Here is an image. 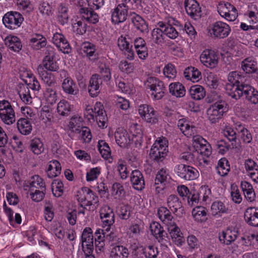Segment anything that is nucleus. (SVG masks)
Segmentation results:
<instances>
[{"label": "nucleus", "mask_w": 258, "mask_h": 258, "mask_svg": "<svg viewBox=\"0 0 258 258\" xmlns=\"http://www.w3.org/2000/svg\"><path fill=\"white\" fill-rule=\"evenodd\" d=\"M189 150L198 153L195 161L198 166L204 167L209 164L212 149L210 144L203 137L200 135L194 136Z\"/></svg>", "instance_id": "nucleus-1"}, {"label": "nucleus", "mask_w": 258, "mask_h": 258, "mask_svg": "<svg viewBox=\"0 0 258 258\" xmlns=\"http://www.w3.org/2000/svg\"><path fill=\"white\" fill-rule=\"evenodd\" d=\"M133 133L132 137L130 134L124 128L118 127L114 133V138L116 144L122 148L130 146L132 143H134L136 146H141L143 141V132L141 127L135 124L131 127Z\"/></svg>", "instance_id": "nucleus-2"}, {"label": "nucleus", "mask_w": 258, "mask_h": 258, "mask_svg": "<svg viewBox=\"0 0 258 258\" xmlns=\"http://www.w3.org/2000/svg\"><path fill=\"white\" fill-rule=\"evenodd\" d=\"M84 116L89 121H96L98 126L101 128L107 126V117L104 109L103 104L99 102H96L94 107L90 105H86L84 111Z\"/></svg>", "instance_id": "nucleus-3"}, {"label": "nucleus", "mask_w": 258, "mask_h": 258, "mask_svg": "<svg viewBox=\"0 0 258 258\" xmlns=\"http://www.w3.org/2000/svg\"><path fill=\"white\" fill-rule=\"evenodd\" d=\"M23 189L29 192L31 199L36 202L42 201L45 196V184L38 175H34L29 181H25Z\"/></svg>", "instance_id": "nucleus-4"}, {"label": "nucleus", "mask_w": 258, "mask_h": 258, "mask_svg": "<svg viewBox=\"0 0 258 258\" xmlns=\"http://www.w3.org/2000/svg\"><path fill=\"white\" fill-rule=\"evenodd\" d=\"M144 85L153 101L161 100L164 96L165 87L164 83L158 78L149 77L144 82Z\"/></svg>", "instance_id": "nucleus-5"}, {"label": "nucleus", "mask_w": 258, "mask_h": 258, "mask_svg": "<svg viewBox=\"0 0 258 258\" xmlns=\"http://www.w3.org/2000/svg\"><path fill=\"white\" fill-rule=\"evenodd\" d=\"M168 152V142L166 138L160 137L157 138L151 147L149 152L150 158L158 163L162 162Z\"/></svg>", "instance_id": "nucleus-6"}, {"label": "nucleus", "mask_w": 258, "mask_h": 258, "mask_svg": "<svg viewBox=\"0 0 258 258\" xmlns=\"http://www.w3.org/2000/svg\"><path fill=\"white\" fill-rule=\"evenodd\" d=\"M77 200L80 203L81 207L79 209V214L85 213V207L89 206L98 202V197L89 188L83 187L79 188L76 195Z\"/></svg>", "instance_id": "nucleus-7"}, {"label": "nucleus", "mask_w": 258, "mask_h": 258, "mask_svg": "<svg viewBox=\"0 0 258 258\" xmlns=\"http://www.w3.org/2000/svg\"><path fill=\"white\" fill-rule=\"evenodd\" d=\"M240 73L237 71L231 72L227 77L228 82L225 86V90L228 95L235 99L239 98L241 94V88L245 84H240L241 79Z\"/></svg>", "instance_id": "nucleus-8"}, {"label": "nucleus", "mask_w": 258, "mask_h": 258, "mask_svg": "<svg viewBox=\"0 0 258 258\" xmlns=\"http://www.w3.org/2000/svg\"><path fill=\"white\" fill-rule=\"evenodd\" d=\"M84 7L80 9L82 18L88 22L96 24L99 21L98 15L93 10H98L104 5V1H84Z\"/></svg>", "instance_id": "nucleus-9"}, {"label": "nucleus", "mask_w": 258, "mask_h": 258, "mask_svg": "<svg viewBox=\"0 0 258 258\" xmlns=\"http://www.w3.org/2000/svg\"><path fill=\"white\" fill-rule=\"evenodd\" d=\"M226 104L221 101L211 105L207 110V117L211 123H216L221 119L227 112Z\"/></svg>", "instance_id": "nucleus-10"}, {"label": "nucleus", "mask_w": 258, "mask_h": 258, "mask_svg": "<svg viewBox=\"0 0 258 258\" xmlns=\"http://www.w3.org/2000/svg\"><path fill=\"white\" fill-rule=\"evenodd\" d=\"M136 110L142 120L151 124H155L158 121L157 112L150 105L141 104L138 105Z\"/></svg>", "instance_id": "nucleus-11"}, {"label": "nucleus", "mask_w": 258, "mask_h": 258, "mask_svg": "<svg viewBox=\"0 0 258 258\" xmlns=\"http://www.w3.org/2000/svg\"><path fill=\"white\" fill-rule=\"evenodd\" d=\"M220 57L218 53L212 49L204 50L200 55L201 63L206 68L214 69L219 64Z\"/></svg>", "instance_id": "nucleus-12"}, {"label": "nucleus", "mask_w": 258, "mask_h": 258, "mask_svg": "<svg viewBox=\"0 0 258 258\" xmlns=\"http://www.w3.org/2000/svg\"><path fill=\"white\" fill-rule=\"evenodd\" d=\"M0 118L6 124L11 125L16 121V115L11 103L6 100L0 101Z\"/></svg>", "instance_id": "nucleus-13"}, {"label": "nucleus", "mask_w": 258, "mask_h": 258, "mask_svg": "<svg viewBox=\"0 0 258 258\" xmlns=\"http://www.w3.org/2000/svg\"><path fill=\"white\" fill-rule=\"evenodd\" d=\"M219 15L228 21H234L238 17L235 7L228 2L220 1L217 6Z\"/></svg>", "instance_id": "nucleus-14"}, {"label": "nucleus", "mask_w": 258, "mask_h": 258, "mask_svg": "<svg viewBox=\"0 0 258 258\" xmlns=\"http://www.w3.org/2000/svg\"><path fill=\"white\" fill-rule=\"evenodd\" d=\"M2 20L5 27L15 30L20 27L24 21V18L20 13L10 11L4 15Z\"/></svg>", "instance_id": "nucleus-15"}, {"label": "nucleus", "mask_w": 258, "mask_h": 258, "mask_svg": "<svg viewBox=\"0 0 258 258\" xmlns=\"http://www.w3.org/2000/svg\"><path fill=\"white\" fill-rule=\"evenodd\" d=\"M174 171L179 177L185 180H196L200 176L196 168L183 164L176 165L174 168Z\"/></svg>", "instance_id": "nucleus-16"}, {"label": "nucleus", "mask_w": 258, "mask_h": 258, "mask_svg": "<svg viewBox=\"0 0 258 258\" xmlns=\"http://www.w3.org/2000/svg\"><path fill=\"white\" fill-rule=\"evenodd\" d=\"M128 7L126 3L118 5L111 11V20L112 24L118 25L124 22L127 16Z\"/></svg>", "instance_id": "nucleus-17"}, {"label": "nucleus", "mask_w": 258, "mask_h": 258, "mask_svg": "<svg viewBox=\"0 0 258 258\" xmlns=\"http://www.w3.org/2000/svg\"><path fill=\"white\" fill-rule=\"evenodd\" d=\"M231 32L230 26L225 22L217 21L213 23L209 30L211 35L218 38L227 37Z\"/></svg>", "instance_id": "nucleus-18"}, {"label": "nucleus", "mask_w": 258, "mask_h": 258, "mask_svg": "<svg viewBox=\"0 0 258 258\" xmlns=\"http://www.w3.org/2000/svg\"><path fill=\"white\" fill-rule=\"evenodd\" d=\"M167 229L172 242L178 247L182 246L185 238L180 228L174 222L167 226Z\"/></svg>", "instance_id": "nucleus-19"}, {"label": "nucleus", "mask_w": 258, "mask_h": 258, "mask_svg": "<svg viewBox=\"0 0 258 258\" xmlns=\"http://www.w3.org/2000/svg\"><path fill=\"white\" fill-rule=\"evenodd\" d=\"M238 235V228L236 227L229 226L219 233V239L222 243L229 245L234 241Z\"/></svg>", "instance_id": "nucleus-20"}, {"label": "nucleus", "mask_w": 258, "mask_h": 258, "mask_svg": "<svg viewBox=\"0 0 258 258\" xmlns=\"http://www.w3.org/2000/svg\"><path fill=\"white\" fill-rule=\"evenodd\" d=\"M52 41L58 50L64 54H69L71 52L72 49L69 43L61 33H54Z\"/></svg>", "instance_id": "nucleus-21"}, {"label": "nucleus", "mask_w": 258, "mask_h": 258, "mask_svg": "<svg viewBox=\"0 0 258 258\" xmlns=\"http://www.w3.org/2000/svg\"><path fill=\"white\" fill-rule=\"evenodd\" d=\"M177 127L181 132L186 137H190L197 133V127L188 119L183 118L177 121Z\"/></svg>", "instance_id": "nucleus-22"}, {"label": "nucleus", "mask_w": 258, "mask_h": 258, "mask_svg": "<svg viewBox=\"0 0 258 258\" xmlns=\"http://www.w3.org/2000/svg\"><path fill=\"white\" fill-rule=\"evenodd\" d=\"M100 218L104 226H110L114 223L113 209L107 205L102 206L99 211Z\"/></svg>", "instance_id": "nucleus-23"}, {"label": "nucleus", "mask_w": 258, "mask_h": 258, "mask_svg": "<svg viewBox=\"0 0 258 258\" xmlns=\"http://www.w3.org/2000/svg\"><path fill=\"white\" fill-rule=\"evenodd\" d=\"M102 81L97 74L91 76L88 87V93L91 97H96L100 93L102 87Z\"/></svg>", "instance_id": "nucleus-24"}, {"label": "nucleus", "mask_w": 258, "mask_h": 258, "mask_svg": "<svg viewBox=\"0 0 258 258\" xmlns=\"http://www.w3.org/2000/svg\"><path fill=\"white\" fill-rule=\"evenodd\" d=\"M167 205L170 210L177 215L184 213V208L178 198L173 195H170L167 199Z\"/></svg>", "instance_id": "nucleus-25"}, {"label": "nucleus", "mask_w": 258, "mask_h": 258, "mask_svg": "<svg viewBox=\"0 0 258 258\" xmlns=\"http://www.w3.org/2000/svg\"><path fill=\"white\" fill-rule=\"evenodd\" d=\"M169 24L165 25L162 22L158 23V26L162 28L163 29V33L170 39H175L178 35V33L176 30L171 25H174L177 26H180L179 23L174 18H171L168 21Z\"/></svg>", "instance_id": "nucleus-26"}, {"label": "nucleus", "mask_w": 258, "mask_h": 258, "mask_svg": "<svg viewBox=\"0 0 258 258\" xmlns=\"http://www.w3.org/2000/svg\"><path fill=\"white\" fill-rule=\"evenodd\" d=\"M117 46L119 50L126 56L127 59L132 60L134 59V52L131 44L125 36H120L117 40Z\"/></svg>", "instance_id": "nucleus-27"}, {"label": "nucleus", "mask_w": 258, "mask_h": 258, "mask_svg": "<svg viewBox=\"0 0 258 258\" xmlns=\"http://www.w3.org/2000/svg\"><path fill=\"white\" fill-rule=\"evenodd\" d=\"M239 98L244 96L246 100L253 104L258 103V91L250 85L245 84L241 88Z\"/></svg>", "instance_id": "nucleus-28"}, {"label": "nucleus", "mask_w": 258, "mask_h": 258, "mask_svg": "<svg viewBox=\"0 0 258 258\" xmlns=\"http://www.w3.org/2000/svg\"><path fill=\"white\" fill-rule=\"evenodd\" d=\"M45 170L48 178H54L61 173V164L57 160H52L46 164Z\"/></svg>", "instance_id": "nucleus-29"}, {"label": "nucleus", "mask_w": 258, "mask_h": 258, "mask_svg": "<svg viewBox=\"0 0 258 258\" xmlns=\"http://www.w3.org/2000/svg\"><path fill=\"white\" fill-rule=\"evenodd\" d=\"M244 220L246 223L253 227H258V208L248 207L244 212Z\"/></svg>", "instance_id": "nucleus-30"}, {"label": "nucleus", "mask_w": 258, "mask_h": 258, "mask_svg": "<svg viewBox=\"0 0 258 258\" xmlns=\"http://www.w3.org/2000/svg\"><path fill=\"white\" fill-rule=\"evenodd\" d=\"M83 120L81 116L74 115L73 116L64 129L72 133L79 132L80 128L83 127Z\"/></svg>", "instance_id": "nucleus-31"}, {"label": "nucleus", "mask_w": 258, "mask_h": 258, "mask_svg": "<svg viewBox=\"0 0 258 258\" xmlns=\"http://www.w3.org/2000/svg\"><path fill=\"white\" fill-rule=\"evenodd\" d=\"M81 239L82 248H88L89 250L93 249V235L91 228L86 227L84 229Z\"/></svg>", "instance_id": "nucleus-32"}, {"label": "nucleus", "mask_w": 258, "mask_h": 258, "mask_svg": "<svg viewBox=\"0 0 258 258\" xmlns=\"http://www.w3.org/2000/svg\"><path fill=\"white\" fill-rule=\"evenodd\" d=\"M241 68L245 74H253L257 68L256 59L252 56L246 57L241 61Z\"/></svg>", "instance_id": "nucleus-33"}, {"label": "nucleus", "mask_w": 258, "mask_h": 258, "mask_svg": "<svg viewBox=\"0 0 258 258\" xmlns=\"http://www.w3.org/2000/svg\"><path fill=\"white\" fill-rule=\"evenodd\" d=\"M244 16L249 23L258 22V1H254L248 6L247 11Z\"/></svg>", "instance_id": "nucleus-34"}, {"label": "nucleus", "mask_w": 258, "mask_h": 258, "mask_svg": "<svg viewBox=\"0 0 258 258\" xmlns=\"http://www.w3.org/2000/svg\"><path fill=\"white\" fill-rule=\"evenodd\" d=\"M131 181L133 187L137 190H142L145 187V181L142 173L138 170H134L131 175Z\"/></svg>", "instance_id": "nucleus-35"}, {"label": "nucleus", "mask_w": 258, "mask_h": 258, "mask_svg": "<svg viewBox=\"0 0 258 258\" xmlns=\"http://www.w3.org/2000/svg\"><path fill=\"white\" fill-rule=\"evenodd\" d=\"M58 99V95L55 87H46L42 97L43 101L48 105H52Z\"/></svg>", "instance_id": "nucleus-36"}, {"label": "nucleus", "mask_w": 258, "mask_h": 258, "mask_svg": "<svg viewBox=\"0 0 258 258\" xmlns=\"http://www.w3.org/2000/svg\"><path fill=\"white\" fill-rule=\"evenodd\" d=\"M169 93L176 98H181L185 96L186 90L183 85L178 82L170 83L168 86Z\"/></svg>", "instance_id": "nucleus-37"}, {"label": "nucleus", "mask_w": 258, "mask_h": 258, "mask_svg": "<svg viewBox=\"0 0 258 258\" xmlns=\"http://www.w3.org/2000/svg\"><path fill=\"white\" fill-rule=\"evenodd\" d=\"M39 76L46 87H52L55 86L54 76L51 73L44 70L42 67L38 69Z\"/></svg>", "instance_id": "nucleus-38"}, {"label": "nucleus", "mask_w": 258, "mask_h": 258, "mask_svg": "<svg viewBox=\"0 0 258 258\" xmlns=\"http://www.w3.org/2000/svg\"><path fill=\"white\" fill-rule=\"evenodd\" d=\"M61 87L63 91L66 94L75 95L79 92V90L75 82L70 77L63 80Z\"/></svg>", "instance_id": "nucleus-39"}, {"label": "nucleus", "mask_w": 258, "mask_h": 258, "mask_svg": "<svg viewBox=\"0 0 258 258\" xmlns=\"http://www.w3.org/2000/svg\"><path fill=\"white\" fill-rule=\"evenodd\" d=\"M228 210V208L225 204L219 201L214 202L210 208L211 215L216 218L221 217L222 215L227 213Z\"/></svg>", "instance_id": "nucleus-40"}, {"label": "nucleus", "mask_w": 258, "mask_h": 258, "mask_svg": "<svg viewBox=\"0 0 258 258\" xmlns=\"http://www.w3.org/2000/svg\"><path fill=\"white\" fill-rule=\"evenodd\" d=\"M240 243L247 247L254 245L258 246V232H245L241 238Z\"/></svg>", "instance_id": "nucleus-41"}, {"label": "nucleus", "mask_w": 258, "mask_h": 258, "mask_svg": "<svg viewBox=\"0 0 258 258\" xmlns=\"http://www.w3.org/2000/svg\"><path fill=\"white\" fill-rule=\"evenodd\" d=\"M97 147L102 157L109 163H112L113 159L111 156V150L108 144L104 140H99Z\"/></svg>", "instance_id": "nucleus-42"}, {"label": "nucleus", "mask_w": 258, "mask_h": 258, "mask_svg": "<svg viewBox=\"0 0 258 258\" xmlns=\"http://www.w3.org/2000/svg\"><path fill=\"white\" fill-rule=\"evenodd\" d=\"M5 45L11 50L18 52L22 48L20 39L16 36L9 35L4 39Z\"/></svg>", "instance_id": "nucleus-43"}, {"label": "nucleus", "mask_w": 258, "mask_h": 258, "mask_svg": "<svg viewBox=\"0 0 258 258\" xmlns=\"http://www.w3.org/2000/svg\"><path fill=\"white\" fill-rule=\"evenodd\" d=\"M183 74L186 80L194 83L198 82L202 79L201 72L195 67H189L185 69Z\"/></svg>", "instance_id": "nucleus-44"}, {"label": "nucleus", "mask_w": 258, "mask_h": 258, "mask_svg": "<svg viewBox=\"0 0 258 258\" xmlns=\"http://www.w3.org/2000/svg\"><path fill=\"white\" fill-rule=\"evenodd\" d=\"M46 38L41 34L33 35L30 39L29 45L34 49L39 50L45 46Z\"/></svg>", "instance_id": "nucleus-45"}, {"label": "nucleus", "mask_w": 258, "mask_h": 258, "mask_svg": "<svg viewBox=\"0 0 258 258\" xmlns=\"http://www.w3.org/2000/svg\"><path fill=\"white\" fill-rule=\"evenodd\" d=\"M190 97L195 100H201L206 96V91L203 87L195 85L190 87L189 90Z\"/></svg>", "instance_id": "nucleus-46"}, {"label": "nucleus", "mask_w": 258, "mask_h": 258, "mask_svg": "<svg viewBox=\"0 0 258 258\" xmlns=\"http://www.w3.org/2000/svg\"><path fill=\"white\" fill-rule=\"evenodd\" d=\"M131 20L136 28L142 33L148 32V26L145 21L139 15L133 13L131 15Z\"/></svg>", "instance_id": "nucleus-47"}, {"label": "nucleus", "mask_w": 258, "mask_h": 258, "mask_svg": "<svg viewBox=\"0 0 258 258\" xmlns=\"http://www.w3.org/2000/svg\"><path fill=\"white\" fill-rule=\"evenodd\" d=\"M240 186L246 200L250 202L253 201L255 198V194L252 185L246 181H242Z\"/></svg>", "instance_id": "nucleus-48"}, {"label": "nucleus", "mask_w": 258, "mask_h": 258, "mask_svg": "<svg viewBox=\"0 0 258 258\" xmlns=\"http://www.w3.org/2000/svg\"><path fill=\"white\" fill-rule=\"evenodd\" d=\"M3 209L11 225H14L15 224H20L21 223L22 218L20 214L15 213L14 216L13 211L10 208L7 206L6 202L4 203Z\"/></svg>", "instance_id": "nucleus-49"}, {"label": "nucleus", "mask_w": 258, "mask_h": 258, "mask_svg": "<svg viewBox=\"0 0 258 258\" xmlns=\"http://www.w3.org/2000/svg\"><path fill=\"white\" fill-rule=\"evenodd\" d=\"M157 215L159 219L167 226L174 222L170 211L164 207L158 208Z\"/></svg>", "instance_id": "nucleus-50"}, {"label": "nucleus", "mask_w": 258, "mask_h": 258, "mask_svg": "<svg viewBox=\"0 0 258 258\" xmlns=\"http://www.w3.org/2000/svg\"><path fill=\"white\" fill-rule=\"evenodd\" d=\"M207 210L203 206H197L191 211V215L197 222H202L206 220Z\"/></svg>", "instance_id": "nucleus-51"}, {"label": "nucleus", "mask_w": 258, "mask_h": 258, "mask_svg": "<svg viewBox=\"0 0 258 258\" xmlns=\"http://www.w3.org/2000/svg\"><path fill=\"white\" fill-rule=\"evenodd\" d=\"M72 109V106L70 103L65 99H61L56 106V112L58 115L61 116H68Z\"/></svg>", "instance_id": "nucleus-52"}, {"label": "nucleus", "mask_w": 258, "mask_h": 258, "mask_svg": "<svg viewBox=\"0 0 258 258\" xmlns=\"http://www.w3.org/2000/svg\"><path fill=\"white\" fill-rule=\"evenodd\" d=\"M234 125L236 130L239 134V136L241 140L245 143H250L252 138L249 131L239 122H236Z\"/></svg>", "instance_id": "nucleus-53"}, {"label": "nucleus", "mask_w": 258, "mask_h": 258, "mask_svg": "<svg viewBox=\"0 0 258 258\" xmlns=\"http://www.w3.org/2000/svg\"><path fill=\"white\" fill-rule=\"evenodd\" d=\"M185 9L187 14L191 16H199L201 12L198 1H185Z\"/></svg>", "instance_id": "nucleus-54"}, {"label": "nucleus", "mask_w": 258, "mask_h": 258, "mask_svg": "<svg viewBox=\"0 0 258 258\" xmlns=\"http://www.w3.org/2000/svg\"><path fill=\"white\" fill-rule=\"evenodd\" d=\"M17 126L19 132L24 135H29L32 130L31 122L24 118H21L18 120Z\"/></svg>", "instance_id": "nucleus-55"}, {"label": "nucleus", "mask_w": 258, "mask_h": 258, "mask_svg": "<svg viewBox=\"0 0 258 258\" xmlns=\"http://www.w3.org/2000/svg\"><path fill=\"white\" fill-rule=\"evenodd\" d=\"M230 169L229 162L225 158H222L218 161L216 169L217 173L221 176L227 175Z\"/></svg>", "instance_id": "nucleus-56"}, {"label": "nucleus", "mask_w": 258, "mask_h": 258, "mask_svg": "<svg viewBox=\"0 0 258 258\" xmlns=\"http://www.w3.org/2000/svg\"><path fill=\"white\" fill-rule=\"evenodd\" d=\"M94 235L95 250L98 253L101 252L103 250L105 245L104 241V236L103 233V230L99 228L96 229Z\"/></svg>", "instance_id": "nucleus-57"}, {"label": "nucleus", "mask_w": 258, "mask_h": 258, "mask_svg": "<svg viewBox=\"0 0 258 258\" xmlns=\"http://www.w3.org/2000/svg\"><path fill=\"white\" fill-rule=\"evenodd\" d=\"M18 93L22 102L28 104L31 103L32 98L28 86L26 85H20L18 90Z\"/></svg>", "instance_id": "nucleus-58"}, {"label": "nucleus", "mask_w": 258, "mask_h": 258, "mask_svg": "<svg viewBox=\"0 0 258 258\" xmlns=\"http://www.w3.org/2000/svg\"><path fill=\"white\" fill-rule=\"evenodd\" d=\"M115 83L118 89L123 93L131 95L135 93V88L133 84H125L117 79H115Z\"/></svg>", "instance_id": "nucleus-59"}, {"label": "nucleus", "mask_w": 258, "mask_h": 258, "mask_svg": "<svg viewBox=\"0 0 258 258\" xmlns=\"http://www.w3.org/2000/svg\"><path fill=\"white\" fill-rule=\"evenodd\" d=\"M111 196L116 200H122L125 195V192L122 185L119 183H114L110 189Z\"/></svg>", "instance_id": "nucleus-60"}, {"label": "nucleus", "mask_w": 258, "mask_h": 258, "mask_svg": "<svg viewBox=\"0 0 258 258\" xmlns=\"http://www.w3.org/2000/svg\"><path fill=\"white\" fill-rule=\"evenodd\" d=\"M43 67L46 70L51 72H56L59 68L57 62L54 60L53 56L51 55H46L44 57Z\"/></svg>", "instance_id": "nucleus-61"}, {"label": "nucleus", "mask_w": 258, "mask_h": 258, "mask_svg": "<svg viewBox=\"0 0 258 258\" xmlns=\"http://www.w3.org/2000/svg\"><path fill=\"white\" fill-rule=\"evenodd\" d=\"M205 81L206 85L211 89H217L220 85L218 77L212 72L207 74Z\"/></svg>", "instance_id": "nucleus-62"}, {"label": "nucleus", "mask_w": 258, "mask_h": 258, "mask_svg": "<svg viewBox=\"0 0 258 258\" xmlns=\"http://www.w3.org/2000/svg\"><path fill=\"white\" fill-rule=\"evenodd\" d=\"M68 8L66 5H61L58 8L57 19L58 22L64 25L67 24L69 20Z\"/></svg>", "instance_id": "nucleus-63"}, {"label": "nucleus", "mask_w": 258, "mask_h": 258, "mask_svg": "<svg viewBox=\"0 0 258 258\" xmlns=\"http://www.w3.org/2000/svg\"><path fill=\"white\" fill-rule=\"evenodd\" d=\"M127 254V249L122 245L114 246L110 252L111 258H120L121 256L126 257Z\"/></svg>", "instance_id": "nucleus-64"}]
</instances>
